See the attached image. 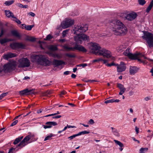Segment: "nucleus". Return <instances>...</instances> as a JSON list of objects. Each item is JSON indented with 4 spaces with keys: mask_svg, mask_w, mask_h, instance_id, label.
I'll use <instances>...</instances> for the list:
<instances>
[{
    "mask_svg": "<svg viewBox=\"0 0 153 153\" xmlns=\"http://www.w3.org/2000/svg\"><path fill=\"white\" fill-rule=\"evenodd\" d=\"M110 24L113 26V33L116 35L125 34L127 31L126 27L123 23L118 20H114Z\"/></svg>",
    "mask_w": 153,
    "mask_h": 153,
    "instance_id": "f257e3e1",
    "label": "nucleus"
},
{
    "mask_svg": "<svg viewBox=\"0 0 153 153\" xmlns=\"http://www.w3.org/2000/svg\"><path fill=\"white\" fill-rule=\"evenodd\" d=\"M31 57L33 62H36L42 65L49 66L51 64L48 57L41 55H33Z\"/></svg>",
    "mask_w": 153,
    "mask_h": 153,
    "instance_id": "f03ea898",
    "label": "nucleus"
},
{
    "mask_svg": "<svg viewBox=\"0 0 153 153\" xmlns=\"http://www.w3.org/2000/svg\"><path fill=\"white\" fill-rule=\"evenodd\" d=\"M88 26L87 24H81L72 27V33L74 34H79L81 32H84L88 30Z\"/></svg>",
    "mask_w": 153,
    "mask_h": 153,
    "instance_id": "7ed1b4c3",
    "label": "nucleus"
},
{
    "mask_svg": "<svg viewBox=\"0 0 153 153\" xmlns=\"http://www.w3.org/2000/svg\"><path fill=\"white\" fill-rule=\"evenodd\" d=\"M142 38L146 41L150 48L153 47V34L148 32H145Z\"/></svg>",
    "mask_w": 153,
    "mask_h": 153,
    "instance_id": "20e7f679",
    "label": "nucleus"
},
{
    "mask_svg": "<svg viewBox=\"0 0 153 153\" xmlns=\"http://www.w3.org/2000/svg\"><path fill=\"white\" fill-rule=\"evenodd\" d=\"M18 67L24 68L30 66V62L27 58H22L18 61Z\"/></svg>",
    "mask_w": 153,
    "mask_h": 153,
    "instance_id": "39448f33",
    "label": "nucleus"
},
{
    "mask_svg": "<svg viewBox=\"0 0 153 153\" xmlns=\"http://www.w3.org/2000/svg\"><path fill=\"white\" fill-rule=\"evenodd\" d=\"M3 68L4 73L10 72L15 70L16 68V64L14 62L6 64L4 65Z\"/></svg>",
    "mask_w": 153,
    "mask_h": 153,
    "instance_id": "423d86ee",
    "label": "nucleus"
},
{
    "mask_svg": "<svg viewBox=\"0 0 153 153\" xmlns=\"http://www.w3.org/2000/svg\"><path fill=\"white\" fill-rule=\"evenodd\" d=\"M76 36H74V39L76 42L78 43L81 44L82 40H86L89 39V36L83 34H76Z\"/></svg>",
    "mask_w": 153,
    "mask_h": 153,
    "instance_id": "0eeeda50",
    "label": "nucleus"
},
{
    "mask_svg": "<svg viewBox=\"0 0 153 153\" xmlns=\"http://www.w3.org/2000/svg\"><path fill=\"white\" fill-rule=\"evenodd\" d=\"M34 136V135L32 134H30L28 135L17 146L19 147L21 149L25 146L30 143H29L28 141L31 138L33 137Z\"/></svg>",
    "mask_w": 153,
    "mask_h": 153,
    "instance_id": "6e6552de",
    "label": "nucleus"
},
{
    "mask_svg": "<svg viewBox=\"0 0 153 153\" xmlns=\"http://www.w3.org/2000/svg\"><path fill=\"white\" fill-rule=\"evenodd\" d=\"M10 48L13 50L18 49H23L25 48V45L22 43L19 42H13L10 45Z\"/></svg>",
    "mask_w": 153,
    "mask_h": 153,
    "instance_id": "1a4fd4ad",
    "label": "nucleus"
},
{
    "mask_svg": "<svg viewBox=\"0 0 153 153\" xmlns=\"http://www.w3.org/2000/svg\"><path fill=\"white\" fill-rule=\"evenodd\" d=\"M98 55L102 56L107 58H110L112 56L111 53L110 51L103 48L100 50Z\"/></svg>",
    "mask_w": 153,
    "mask_h": 153,
    "instance_id": "9d476101",
    "label": "nucleus"
},
{
    "mask_svg": "<svg viewBox=\"0 0 153 153\" xmlns=\"http://www.w3.org/2000/svg\"><path fill=\"white\" fill-rule=\"evenodd\" d=\"M74 23V21L69 19H67L62 22L61 26L62 28L65 29L70 27Z\"/></svg>",
    "mask_w": 153,
    "mask_h": 153,
    "instance_id": "9b49d317",
    "label": "nucleus"
},
{
    "mask_svg": "<svg viewBox=\"0 0 153 153\" xmlns=\"http://www.w3.org/2000/svg\"><path fill=\"white\" fill-rule=\"evenodd\" d=\"M134 55H136V57L135 58V59H133V60H136L137 59L138 61L142 63H146V60H144L143 59H141L140 58L142 57H143L144 59H148L149 61H152L153 60L152 59H149L147 58L146 57H145L144 55H143L142 54L140 53H136L134 54Z\"/></svg>",
    "mask_w": 153,
    "mask_h": 153,
    "instance_id": "f8f14e48",
    "label": "nucleus"
},
{
    "mask_svg": "<svg viewBox=\"0 0 153 153\" xmlns=\"http://www.w3.org/2000/svg\"><path fill=\"white\" fill-rule=\"evenodd\" d=\"M91 47L92 52L96 55H98L99 51L101 49L99 45L97 43H94L92 44Z\"/></svg>",
    "mask_w": 153,
    "mask_h": 153,
    "instance_id": "ddd939ff",
    "label": "nucleus"
},
{
    "mask_svg": "<svg viewBox=\"0 0 153 153\" xmlns=\"http://www.w3.org/2000/svg\"><path fill=\"white\" fill-rule=\"evenodd\" d=\"M116 66H117V71L119 73L124 71L126 68V66L123 62H121L119 65L116 64Z\"/></svg>",
    "mask_w": 153,
    "mask_h": 153,
    "instance_id": "4468645a",
    "label": "nucleus"
},
{
    "mask_svg": "<svg viewBox=\"0 0 153 153\" xmlns=\"http://www.w3.org/2000/svg\"><path fill=\"white\" fill-rule=\"evenodd\" d=\"M123 54L125 56H128L130 59H135L136 57V55H134L130 52V49L129 48L127 49L123 53Z\"/></svg>",
    "mask_w": 153,
    "mask_h": 153,
    "instance_id": "2eb2a0df",
    "label": "nucleus"
},
{
    "mask_svg": "<svg viewBox=\"0 0 153 153\" xmlns=\"http://www.w3.org/2000/svg\"><path fill=\"white\" fill-rule=\"evenodd\" d=\"M77 43H75L74 48L75 50H77L79 52H82L83 53L86 52L87 51L86 49L83 46L79 45L77 44Z\"/></svg>",
    "mask_w": 153,
    "mask_h": 153,
    "instance_id": "dca6fc26",
    "label": "nucleus"
},
{
    "mask_svg": "<svg viewBox=\"0 0 153 153\" xmlns=\"http://www.w3.org/2000/svg\"><path fill=\"white\" fill-rule=\"evenodd\" d=\"M45 125H43V128L45 129L48 128H51L53 126H55L57 125V123L55 122L54 121H49L46 123Z\"/></svg>",
    "mask_w": 153,
    "mask_h": 153,
    "instance_id": "f3484780",
    "label": "nucleus"
},
{
    "mask_svg": "<svg viewBox=\"0 0 153 153\" xmlns=\"http://www.w3.org/2000/svg\"><path fill=\"white\" fill-rule=\"evenodd\" d=\"M33 93L34 90L33 89L29 90L28 89H26L20 91V94L21 95H28L30 94H33Z\"/></svg>",
    "mask_w": 153,
    "mask_h": 153,
    "instance_id": "a211bd4d",
    "label": "nucleus"
},
{
    "mask_svg": "<svg viewBox=\"0 0 153 153\" xmlns=\"http://www.w3.org/2000/svg\"><path fill=\"white\" fill-rule=\"evenodd\" d=\"M137 16V14L135 13L128 14L126 17V19L129 21L134 19Z\"/></svg>",
    "mask_w": 153,
    "mask_h": 153,
    "instance_id": "6ab92c4d",
    "label": "nucleus"
},
{
    "mask_svg": "<svg viewBox=\"0 0 153 153\" xmlns=\"http://www.w3.org/2000/svg\"><path fill=\"white\" fill-rule=\"evenodd\" d=\"M117 87L120 90V92L119 93V94L122 95L126 91V88L124 87L123 85L120 83H117Z\"/></svg>",
    "mask_w": 153,
    "mask_h": 153,
    "instance_id": "aec40b11",
    "label": "nucleus"
},
{
    "mask_svg": "<svg viewBox=\"0 0 153 153\" xmlns=\"http://www.w3.org/2000/svg\"><path fill=\"white\" fill-rule=\"evenodd\" d=\"M139 69L136 66H130L129 73L131 75H134L138 71Z\"/></svg>",
    "mask_w": 153,
    "mask_h": 153,
    "instance_id": "412c9836",
    "label": "nucleus"
},
{
    "mask_svg": "<svg viewBox=\"0 0 153 153\" xmlns=\"http://www.w3.org/2000/svg\"><path fill=\"white\" fill-rule=\"evenodd\" d=\"M17 56V55L15 53L9 52L6 54H4L3 56V58L4 59H8L16 57Z\"/></svg>",
    "mask_w": 153,
    "mask_h": 153,
    "instance_id": "4be33fe9",
    "label": "nucleus"
},
{
    "mask_svg": "<svg viewBox=\"0 0 153 153\" xmlns=\"http://www.w3.org/2000/svg\"><path fill=\"white\" fill-rule=\"evenodd\" d=\"M65 62L64 61L61 60H58L56 59H53V65L57 67L62 64H64Z\"/></svg>",
    "mask_w": 153,
    "mask_h": 153,
    "instance_id": "5701e85b",
    "label": "nucleus"
},
{
    "mask_svg": "<svg viewBox=\"0 0 153 153\" xmlns=\"http://www.w3.org/2000/svg\"><path fill=\"white\" fill-rule=\"evenodd\" d=\"M11 35L20 39L21 37V36L18 32L15 30H12L10 32Z\"/></svg>",
    "mask_w": 153,
    "mask_h": 153,
    "instance_id": "b1692460",
    "label": "nucleus"
},
{
    "mask_svg": "<svg viewBox=\"0 0 153 153\" xmlns=\"http://www.w3.org/2000/svg\"><path fill=\"white\" fill-rule=\"evenodd\" d=\"M5 13L6 16L8 17L11 18H15L13 13H12L10 10H5Z\"/></svg>",
    "mask_w": 153,
    "mask_h": 153,
    "instance_id": "393cba45",
    "label": "nucleus"
},
{
    "mask_svg": "<svg viewBox=\"0 0 153 153\" xmlns=\"http://www.w3.org/2000/svg\"><path fill=\"white\" fill-rule=\"evenodd\" d=\"M12 40L7 38H4L3 39H0V43L1 45H3L5 43L11 41Z\"/></svg>",
    "mask_w": 153,
    "mask_h": 153,
    "instance_id": "a878e982",
    "label": "nucleus"
},
{
    "mask_svg": "<svg viewBox=\"0 0 153 153\" xmlns=\"http://www.w3.org/2000/svg\"><path fill=\"white\" fill-rule=\"evenodd\" d=\"M112 129V131L114 134L117 136L119 137L120 136L119 134L118 131L115 128L113 127H111Z\"/></svg>",
    "mask_w": 153,
    "mask_h": 153,
    "instance_id": "bb28decb",
    "label": "nucleus"
},
{
    "mask_svg": "<svg viewBox=\"0 0 153 153\" xmlns=\"http://www.w3.org/2000/svg\"><path fill=\"white\" fill-rule=\"evenodd\" d=\"M49 50L52 51H56L58 50V48L56 46L54 45H51L48 47Z\"/></svg>",
    "mask_w": 153,
    "mask_h": 153,
    "instance_id": "cd10ccee",
    "label": "nucleus"
},
{
    "mask_svg": "<svg viewBox=\"0 0 153 153\" xmlns=\"http://www.w3.org/2000/svg\"><path fill=\"white\" fill-rule=\"evenodd\" d=\"M22 25L25 27V28L27 30H30L33 27V25H26L25 24H22Z\"/></svg>",
    "mask_w": 153,
    "mask_h": 153,
    "instance_id": "c85d7f7f",
    "label": "nucleus"
},
{
    "mask_svg": "<svg viewBox=\"0 0 153 153\" xmlns=\"http://www.w3.org/2000/svg\"><path fill=\"white\" fill-rule=\"evenodd\" d=\"M23 136L19 137L18 138H16L14 141L13 144L16 145L19 143L21 140L23 138Z\"/></svg>",
    "mask_w": 153,
    "mask_h": 153,
    "instance_id": "c756f323",
    "label": "nucleus"
},
{
    "mask_svg": "<svg viewBox=\"0 0 153 153\" xmlns=\"http://www.w3.org/2000/svg\"><path fill=\"white\" fill-rule=\"evenodd\" d=\"M14 2V0L6 1L5 2L4 4L6 6H9L12 4Z\"/></svg>",
    "mask_w": 153,
    "mask_h": 153,
    "instance_id": "7c9ffc66",
    "label": "nucleus"
},
{
    "mask_svg": "<svg viewBox=\"0 0 153 153\" xmlns=\"http://www.w3.org/2000/svg\"><path fill=\"white\" fill-rule=\"evenodd\" d=\"M74 48V47H69L67 46H65L64 47V48L67 51H74L75 49Z\"/></svg>",
    "mask_w": 153,
    "mask_h": 153,
    "instance_id": "2f4dec72",
    "label": "nucleus"
},
{
    "mask_svg": "<svg viewBox=\"0 0 153 153\" xmlns=\"http://www.w3.org/2000/svg\"><path fill=\"white\" fill-rule=\"evenodd\" d=\"M51 54L53 57L55 58H56L58 59H60L61 57V56L58 54L56 53H51Z\"/></svg>",
    "mask_w": 153,
    "mask_h": 153,
    "instance_id": "473e14b6",
    "label": "nucleus"
},
{
    "mask_svg": "<svg viewBox=\"0 0 153 153\" xmlns=\"http://www.w3.org/2000/svg\"><path fill=\"white\" fill-rule=\"evenodd\" d=\"M54 135L53 134H51L47 136L45 139L44 140L45 141H46L48 140H51L52 137L54 136Z\"/></svg>",
    "mask_w": 153,
    "mask_h": 153,
    "instance_id": "72a5a7b5",
    "label": "nucleus"
},
{
    "mask_svg": "<svg viewBox=\"0 0 153 153\" xmlns=\"http://www.w3.org/2000/svg\"><path fill=\"white\" fill-rule=\"evenodd\" d=\"M148 150V148H142L140 150V153H144L146 152Z\"/></svg>",
    "mask_w": 153,
    "mask_h": 153,
    "instance_id": "f704fd0d",
    "label": "nucleus"
},
{
    "mask_svg": "<svg viewBox=\"0 0 153 153\" xmlns=\"http://www.w3.org/2000/svg\"><path fill=\"white\" fill-rule=\"evenodd\" d=\"M89 131H82L81 132H79L77 134L78 136L81 135L82 134H88L89 133Z\"/></svg>",
    "mask_w": 153,
    "mask_h": 153,
    "instance_id": "c9c22d12",
    "label": "nucleus"
},
{
    "mask_svg": "<svg viewBox=\"0 0 153 153\" xmlns=\"http://www.w3.org/2000/svg\"><path fill=\"white\" fill-rule=\"evenodd\" d=\"M114 141L115 143L118 145L121 148H122L123 146V144L120 142L116 140H114Z\"/></svg>",
    "mask_w": 153,
    "mask_h": 153,
    "instance_id": "e433bc0d",
    "label": "nucleus"
},
{
    "mask_svg": "<svg viewBox=\"0 0 153 153\" xmlns=\"http://www.w3.org/2000/svg\"><path fill=\"white\" fill-rule=\"evenodd\" d=\"M116 50L118 52H121L123 51V46H120L116 48Z\"/></svg>",
    "mask_w": 153,
    "mask_h": 153,
    "instance_id": "4c0bfd02",
    "label": "nucleus"
},
{
    "mask_svg": "<svg viewBox=\"0 0 153 153\" xmlns=\"http://www.w3.org/2000/svg\"><path fill=\"white\" fill-rule=\"evenodd\" d=\"M26 40L30 42H34L36 40V39L33 37H30L27 38Z\"/></svg>",
    "mask_w": 153,
    "mask_h": 153,
    "instance_id": "58836bf2",
    "label": "nucleus"
},
{
    "mask_svg": "<svg viewBox=\"0 0 153 153\" xmlns=\"http://www.w3.org/2000/svg\"><path fill=\"white\" fill-rule=\"evenodd\" d=\"M138 3L140 5H143L146 3L145 0H138Z\"/></svg>",
    "mask_w": 153,
    "mask_h": 153,
    "instance_id": "ea45409f",
    "label": "nucleus"
},
{
    "mask_svg": "<svg viewBox=\"0 0 153 153\" xmlns=\"http://www.w3.org/2000/svg\"><path fill=\"white\" fill-rule=\"evenodd\" d=\"M65 56L67 57L70 58H74L75 57V56L74 55L68 53H66Z\"/></svg>",
    "mask_w": 153,
    "mask_h": 153,
    "instance_id": "a19ab883",
    "label": "nucleus"
},
{
    "mask_svg": "<svg viewBox=\"0 0 153 153\" xmlns=\"http://www.w3.org/2000/svg\"><path fill=\"white\" fill-rule=\"evenodd\" d=\"M113 102V99H111L109 100H105V103L106 104Z\"/></svg>",
    "mask_w": 153,
    "mask_h": 153,
    "instance_id": "79ce46f5",
    "label": "nucleus"
},
{
    "mask_svg": "<svg viewBox=\"0 0 153 153\" xmlns=\"http://www.w3.org/2000/svg\"><path fill=\"white\" fill-rule=\"evenodd\" d=\"M50 94V91H47L46 92L43 93L42 94V95L43 96H46L48 94Z\"/></svg>",
    "mask_w": 153,
    "mask_h": 153,
    "instance_id": "37998d69",
    "label": "nucleus"
},
{
    "mask_svg": "<svg viewBox=\"0 0 153 153\" xmlns=\"http://www.w3.org/2000/svg\"><path fill=\"white\" fill-rule=\"evenodd\" d=\"M87 64L86 63H83V64H79L78 65H77L76 66L77 67H81L82 66L83 67H85L87 66Z\"/></svg>",
    "mask_w": 153,
    "mask_h": 153,
    "instance_id": "c03bdc74",
    "label": "nucleus"
},
{
    "mask_svg": "<svg viewBox=\"0 0 153 153\" xmlns=\"http://www.w3.org/2000/svg\"><path fill=\"white\" fill-rule=\"evenodd\" d=\"M78 136L77 134H74L72 136H71L68 137V138L70 139V140H72L75 137H76Z\"/></svg>",
    "mask_w": 153,
    "mask_h": 153,
    "instance_id": "a18cd8bd",
    "label": "nucleus"
},
{
    "mask_svg": "<svg viewBox=\"0 0 153 153\" xmlns=\"http://www.w3.org/2000/svg\"><path fill=\"white\" fill-rule=\"evenodd\" d=\"M18 122V121L17 120H15L12 123L10 126H13L15 125H16Z\"/></svg>",
    "mask_w": 153,
    "mask_h": 153,
    "instance_id": "49530a36",
    "label": "nucleus"
},
{
    "mask_svg": "<svg viewBox=\"0 0 153 153\" xmlns=\"http://www.w3.org/2000/svg\"><path fill=\"white\" fill-rule=\"evenodd\" d=\"M52 38V36L51 35L49 34L48 35L45 39V40H48L51 39Z\"/></svg>",
    "mask_w": 153,
    "mask_h": 153,
    "instance_id": "de8ad7c7",
    "label": "nucleus"
},
{
    "mask_svg": "<svg viewBox=\"0 0 153 153\" xmlns=\"http://www.w3.org/2000/svg\"><path fill=\"white\" fill-rule=\"evenodd\" d=\"M7 93H3L0 95V98L1 99L7 95Z\"/></svg>",
    "mask_w": 153,
    "mask_h": 153,
    "instance_id": "09e8293b",
    "label": "nucleus"
},
{
    "mask_svg": "<svg viewBox=\"0 0 153 153\" xmlns=\"http://www.w3.org/2000/svg\"><path fill=\"white\" fill-rule=\"evenodd\" d=\"M106 65L109 67L114 65L116 66V64H115L114 62H112L111 64H106Z\"/></svg>",
    "mask_w": 153,
    "mask_h": 153,
    "instance_id": "8fccbe9b",
    "label": "nucleus"
},
{
    "mask_svg": "<svg viewBox=\"0 0 153 153\" xmlns=\"http://www.w3.org/2000/svg\"><path fill=\"white\" fill-rule=\"evenodd\" d=\"M16 19L15 20H14V21L16 22L18 24H20L21 23V22L20 20L17 19L16 17H15V18H14Z\"/></svg>",
    "mask_w": 153,
    "mask_h": 153,
    "instance_id": "3c124183",
    "label": "nucleus"
},
{
    "mask_svg": "<svg viewBox=\"0 0 153 153\" xmlns=\"http://www.w3.org/2000/svg\"><path fill=\"white\" fill-rule=\"evenodd\" d=\"M4 30L2 28L1 29V32L0 34V37H1L2 36H3L4 35Z\"/></svg>",
    "mask_w": 153,
    "mask_h": 153,
    "instance_id": "603ef678",
    "label": "nucleus"
},
{
    "mask_svg": "<svg viewBox=\"0 0 153 153\" xmlns=\"http://www.w3.org/2000/svg\"><path fill=\"white\" fill-rule=\"evenodd\" d=\"M4 72V68L3 67H0V76L2 75V73Z\"/></svg>",
    "mask_w": 153,
    "mask_h": 153,
    "instance_id": "864d4df0",
    "label": "nucleus"
},
{
    "mask_svg": "<svg viewBox=\"0 0 153 153\" xmlns=\"http://www.w3.org/2000/svg\"><path fill=\"white\" fill-rule=\"evenodd\" d=\"M16 148H11L9 149L8 153H13V150H15Z\"/></svg>",
    "mask_w": 153,
    "mask_h": 153,
    "instance_id": "5fc2aeb1",
    "label": "nucleus"
},
{
    "mask_svg": "<svg viewBox=\"0 0 153 153\" xmlns=\"http://www.w3.org/2000/svg\"><path fill=\"white\" fill-rule=\"evenodd\" d=\"M94 120L92 119H91L88 122V124H93L94 123Z\"/></svg>",
    "mask_w": 153,
    "mask_h": 153,
    "instance_id": "6e6d98bb",
    "label": "nucleus"
},
{
    "mask_svg": "<svg viewBox=\"0 0 153 153\" xmlns=\"http://www.w3.org/2000/svg\"><path fill=\"white\" fill-rule=\"evenodd\" d=\"M153 6V0H152L148 6L149 7H150L151 8H152Z\"/></svg>",
    "mask_w": 153,
    "mask_h": 153,
    "instance_id": "4d7b16f0",
    "label": "nucleus"
},
{
    "mask_svg": "<svg viewBox=\"0 0 153 153\" xmlns=\"http://www.w3.org/2000/svg\"><path fill=\"white\" fill-rule=\"evenodd\" d=\"M62 117L61 115H57L55 116L52 117V118L53 119H58Z\"/></svg>",
    "mask_w": 153,
    "mask_h": 153,
    "instance_id": "13d9d810",
    "label": "nucleus"
},
{
    "mask_svg": "<svg viewBox=\"0 0 153 153\" xmlns=\"http://www.w3.org/2000/svg\"><path fill=\"white\" fill-rule=\"evenodd\" d=\"M151 9H152L151 8L148 6V7H147V8L146 9V12L147 13H148L151 10Z\"/></svg>",
    "mask_w": 153,
    "mask_h": 153,
    "instance_id": "bf43d9fd",
    "label": "nucleus"
},
{
    "mask_svg": "<svg viewBox=\"0 0 153 153\" xmlns=\"http://www.w3.org/2000/svg\"><path fill=\"white\" fill-rule=\"evenodd\" d=\"M58 40L59 42L61 43L64 42L65 41V39H59Z\"/></svg>",
    "mask_w": 153,
    "mask_h": 153,
    "instance_id": "052dcab7",
    "label": "nucleus"
},
{
    "mask_svg": "<svg viewBox=\"0 0 153 153\" xmlns=\"http://www.w3.org/2000/svg\"><path fill=\"white\" fill-rule=\"evenodd\" d=\"M66 33H65V31H63L62 32V36L63 37H65L66 36Z\"/></svg>",
    "mask_w": 153,
    "mask_h": 153,
    "instance_id": "680f3d73",
    "label": "nucleus"
},
{
    "mask_svg": "<svg viewBox=\"0 0 153 153\" xmlns=\"http://www.w3.org/2000/svg\"><path fill=\"white\" fill-rule=\"evenodd\" d=\"M135 131L136 132L137 134L139 133V128L137 127V126L135 127Z\"/></svg>",
    "mask_w": 153,
    "mask_h": 153,
    "instance_id": "e2e57ef3",
    "label": "nucleus"
},
{
    "mask_svg": "<svg viewBox=\"0 0 153 153\" xmlns=\"http://www.w3.org/2000/svg\"><path fill=\"white\" fill-rule=\"evenodd\" d=\"M70 71H66L64 72V74L65 75H67L69 74Z\"/></svg>",
    "mask_w": 153,
    "mask_h": 153,
    "instance_id": "0e129e2a",
    "label": "nucleus"
},
{
    "mask_svg": "<svg viewBox=\"0 0 153 153\" xmlns=\"http://www.w3.org/2000/svg\"><path fill=\"white\" fill-rule=\"evenodd\" d=\"M66 92L65 91H63L61 92V94H60V96H61L62 95H64L66 94Z\"/></svg>",
    "mask_w": 153,
    "mask_h": 153,
    "instance_id": "69168bd1",
    "label": "nucleus"
},
{
    "mask_svg": "<svg viewBox=\"0 0 153 153\" xmlns=\"http://www.w3.org/2000/svg\"><path fill=\"white\" fill-rule=\"evenodd\" d=\"M30 15L34 17L35 16V14L32 12H30L29 13Z\"/></svg>",
    "mask_w": 153,
    "mask_h": 153,
    "instance_id": "338daca9",
    "label": "nucleus"
},
{
    "mask_svg": "<svg viewBox=\"0 0 153 153\" xmlns=\"http://www.w3.org/2000/svg\"><path fill=\"white\" fill-rule=\"evenodd\" d=\"M150 97H146L145 98H144V100L146 101H147L149 100H150Z\"/></svg>",
    "mask_w": 153,
    "mask_h": 153,
    "instance_id": "774afa93",
    "label": "nucleus"
}]
</instances>
